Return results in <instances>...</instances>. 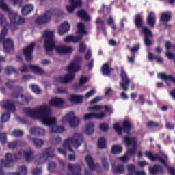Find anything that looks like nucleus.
Returning <instances> with one entry per match:
<instances>
[{
  "label": "nucleus",
  "instance_id": "e433bc0d",
  "mask_svg": "<svg viewBox=\"0 0 175 175\" xmlns=\"http://www.w3.org/2000/svg\"><path fill=\"white\" fill-rule=\"evenodd\" d=\"M135 25L137 27H139V28L142 27V25L143 24V14H138L135 16Z\"/></svg>",
  "mask_w": 175,
  "mask_h": 175
},
{
  "label": "nucleus",
  "instance_id": "f257e3e1",
  "mask_svg": "<svg viewBox=\"0 0 175 175\" xmlns=\"http://www.w3.org/2000/svg\"><path fill=\"white\" fill-rule=\"evenodd\" d=\"M23 111L28 117L39 120L43 125L52 126L49 130L50 133H58V131H57V128H58V126L55 125L57 124V118L50 116L51 109L49 105L43 104L36 107L34 109L25 108Z\"/></svg>",
  "mask_w": 175,
  "mask_h": 175
},
{
  "label": "nucleus",
  "instance_id": "c03bdc74",
  "mask_svg": "<svg viewBox=\"0 0 175 175\" xmlns=\"http://www.w3.org/2000/svg\"><path fill=\"white\" fill-rule=\"evenodd\" d=\"M150 174H155L158 172H162V167L159 165H154L149 169Z\"/></svg>",
  "mask_w": 175,
  "mask_h": 175
},
{
  "label": "nucleus",
  "instance_id": "ea45409f",
  "mask_svg": "<svg viewBox=\"0 0 175 175\" xmlns=\"http://www.w3.org/2000/svg\"><path fill=\"white\" fill-rule=\"evenodd\" d=\"M172 18V14L170 12H163L161 16V21L163 23H167Z\"/></svg>",
  "mask_w": 175,
  "mask_h": 175
},
{
  "label": "nucleus",
  "instance_id": "6e6552de",
  "mask_svg": "<svg viewBox=\"0 0 175 175\" xmlns=\"http://www.w3.org/2000/svg\"><path fill=\"white\" fill-rule=\"evenodd\" d=\"M62 123L64 125L69 124L71 128H76L80 124V119L75 115V112L70 111L62 118Z\"/></svg>",
  "mask_w": 175,
  "mask_h": 175
},
{
  "label": "nucleus",
  "instance_id": "4d7b16f0",
  "mask_svg": "<svg viewBox=\"0 0 175 175\" xmlns=\"http://www.w3.org/2000/svg\"><path fill=\"white\" fill-rule=\"evenodd\" d=\"M165 47L167 51H170V50L173 51V49H174V45H172V44H170V42L166 41L165 44Z\"/></svg>",
  "mask_w": 175,
  "mask_h": 175
},
{
  "label": "nucleus",
  "instance_id": "79ce46f5",
  "mask_svg": "<svg viewBox=\"0 0 175 175\" xmlns=\"http://www.w3.org/2000/svg\"><path fill=\"white\" fill-rule=\"evenodd\" d=\"M50 142L52 144H59L62 142V138L59 136L51 137Z\"/></svg>",
  "mask_w": 175,
  "mask_h": 175
},
{
  "label": "nucleus",
  "instance_id": "2eb2a0df",
  "mask_svg": "<svg viewBox=\"0 0 175 175\" xmlns=\"http://www.w3.org/2000/svg\"><path fill=\"white\" fill-rule=\"evenodd\" d=\"M12 98L16 99L18 103L21 105H28L29 102L32 99V97H25L20 93L15 92L12 94Z\"/></svg>",
  "mask_w": 175,
  "mask_h": 175
},
{
  "label": "nucleus",
  "instance_id": "c756f323",
  "mask_svg": "<svg viewBox=\"0 0 175 175\" xmlns=\"http://www.w3.org/2000/svg\"><path fill=\"white\" fill-rule=\"evenodd\" d=\"M89 110H92L93 111H99L100 110H105V111L111 113V107L109 106L96 105L94 107H89Z\"/></svg>",
  "mask_w": 175,
  "mask_h": 175
},
{
  "label": "nucleus",
  "instance_id": "5701e85b",
  "mask_svg": "<svg viewBox=\"0 0 175 175\" xmlns=\"http://www.w3.org/2000/svg\"><path fill=\"white\" fill-rule=\"evenodd\" d=\"M52 16H53V14L51 13V12L48 11L46 12L45 14H44V16L38 18V19L37 20V22L38 23V24H46V23H49V21L51 20Z\"/></svg>",
  "mask_w": 175,
  "mask_h": 175
},
{
  "label": "nucleus",
  "instance_id": "f3484780",
  "mask_svg": "<svg viewBox=\"0 0 175 175\" xmlns=\"http://www.w3.org/2000/svg\"><path fill=\"white\" fill-rule=\"evenodd\" d=\"M55 50L58 54H70V53H73V47L72 46L59 45L55 47Z\"/></svg>",
  "mask_w": 175,
  "mask_h": 175
},
{
  "label": "nucleus",
  "instance_id": "6ab92c4d",
  "mask_svg": "<svg viewBox=\"0 0 175 175\" xmlns=\"http://www.w3.org/2000/svg\"><path fill=\"white\" fill-rule=\"evenodd\" d=\"M106 117V113L101 112L100 113H85L83 116L84 120H91L92 118H97L98 120H102V118H105Z\"/></svg>",
  "mask_w": 175,
  "mask_h": 175
},
{
  "label": "nucleus",
  "instance_id": "0eeeda50",
  "mask_svg": "<svg viewBox=\"0 0 175 175\" xmlns=\"http://www.w3.org/2000/svg\"><path fill=\"white\" fill-rule=\"evenodd\" d=\"M42 38L44 40V48L46 51H51L55 47L54 42V31L46 30L42 34Z\"/></svg>",
  "mask_w": 175,
  "mask_h": 175
},
{
  "label": "nucleus",
  "instance_id": "39448f33",
  "mask_svg": "<svg viewBox=\"0 0 175 175\" xmlns=\"http://www.w3.org/2000/svg\"><path fill=\"white\" fill-rule=\"evenodd\" d=\"M144 155L146 157V158H148L152 162L160 161L161 163H163L164 166H166V167L168 169L170 174L175 175V170L171 167H169L166 163V161H167V157L166 154H165V153L162 152L159 154H154L152 152H146Z\"/></svg>",
  "mask_w": 175,
  "mask_h": 175
},
{
  "label": "nucleus",
  "instance_id": "bf43d9fd",
  "mask_svg": "<svg viewBox=\"0 0 175 175\" xmlns=\"http://www.w3.org/2000/svg\"><path fill=\"white\" fill-rule=\"evenodd\" d=\"M165 55L169 59H173L175 61V55L173 54V53L170 52V51H167Z\"/></svg>",
  "mask_w": 175,
  "mask_h": 175
},
{
  "label": "nucleus",
  "instance_id": "f704fd0d",
  "mask_svg": "<svg viewBox=\"0 0 175 175\" xmlns=\"http://www.w3.org/2000/svg\"><path fill=\"white\" fill-rule=\"evenodd\" d=\"M20 146H25V143L21 141H15L8 143V148H17Z\"/></svg>",
  "mask_w": 175,
  "mask_h": 175
},
{
  "label": "nucleus",
  "instance_id": "20e7f679",
  "mask_svg": "<svg viewBox=\"0 0 175 175\" xmlns=\"http://www.w3.org/2000/svg\"><path fill=\"white\" fill-rule=\"evenodd\" d=\"M0 9L8 13V17L10 19L11 24H24L25 23V19L12 11L9 5L5 2V0H0Z\"/></svg>",
  "mask_w": 175,
  "mask_h": 175
},
{
  "label": "nucleus",
  "instance_id": "37998d69",
  "mask_svg": "<svg viewBox=\"0 0 175 175\" xmlns=\"http://www.w3.org/2000/svg\"><path fill=\"white\" fill-rule=\"evenodd\" d=\"M29 68L35 73H38V75H43V70L40 67L36 65H30Z\"/></svg>",
  "mask_w": 175,
  "mask_h": 175
},
{
  "label": "nucleus",
  "instance_id": "3c124183",
  "mask_svg": "<svg viewBox=\"0 0 175 175\" xmlns=\"http://www.w3.org/2000/svg\"><path fill=\"white\" fill-rule=\"evenodd\" d=\"M148 128H158L159 126V124L157 122L154 121H149L147 122Z\"/></svg>",
  "mask_w": 175,
  "mask_h": 175
},
{
  "label": "nucleus",
  "instance_id": "69168bd1",
  "mask_svg": "<svg viewBox=\"0 0 175 175\" xmlns=\"http://www.w3.org/2000/svg\"><path fill=\"white\" fill-rule=\"evenodd\" d=\"M95 90H92L90 92H88V93H86V94L85 95V98H86L88 99V98H91V96H92V95H94V94H95Z\"/></svg>",
  "mask_w": 175,
  "mask_h": 175
},
{
  "label": "nucleus",
  "instance_id": "7ed1b4c3",
  "mask_svg": "<svg viewBox=\"0 0 175 175\" xmlns=\"http://www.w3.org/2000/svg\"><path fill=\"white\" fill-rule=\"evenodd\" d=\"M83 141L84 138L83 137V135H81V133H75L72 136L66 139L62 144L64 148H58L57 151L59 152V154H62V155L66 157V150L65 148H68V151L73 152V148H79V147L83 144Z\"/></svg>",
  "mask_w": 175,
  "mask_h": 175
},
{
  "label": "nucleus",
  "instance_id": "72a5a7b5",
  "mask_svg": "<svg viewBox=\"0 0 175 175\" xmlns=\"http://www.w3.org/2000/svg\"><path fill=\"white\" fill-rule=\"evenodd\" d=\"M32 10H33V5L31 4L26 5L22 8V14L27 16V14H29Z\"/></svg>",
  "mask_w": 175,
  "mask_h": 175
},
{
  "label": "nucleus",
  "instance_id": "393cba45",
  "mask_svg": "<svg viewBox=\"0 0 175 175\" xmlns=\"http://www.w3.org/2000/svg\"><path fill=\"white\" fill-rule=\"evenodd\" d=\"M135 165L133 164H129L127 165V170L129 172V174L130 175H146L144 172L143 171H136L135 170Z\"/></svg>",
  "mask_w": 175,
  "mask_h": 175
},
{
  "label": "nucleus",
  "instance_id": "c9c22d12",
  "mask_svg": "<svg viewBox=\"0 0 175 175\" xmlns=\"http://www.w3.org/2000/svg\"><path fill=\"white\" fill-rule=\"evenodd\" d=\"M77 29V33H81V35H87L88 33V32L85 31V25L83 23H78Z\"/></svg>",
  "mask_w": 175,
  "mask_h": 175
},
{
  "label": "nucleus",
  "instance_id": "09e8293b",
  "mask_svg": "<svg viewBox=\"0 0 175 175\" xmlns=\"http://www.w3.org/2000/svg\"><path fill=\"white\" fill-rule=\"evenodd\" d=\"M12 136L14 137H21L24 135V131L21 130H14L12 133Z\"/></svg>",
  "mask_w": 175,
  "mask_h": 175
},
{
  "label": "nucleus",
  "instance_id": "338daca9",
  "mask_svg": "<svg viewBox=\"0 0 175 175\" xmlns=\"http://www.w3.org/2000/svg\"><path fill=\"white\" fill-rule=\"evenodd\" d=\"M33 175H40L42 174V169H34L32 171Z\"/></svg>",
  "mask_w": 175,
  "mask_h": 175
},
{
  "label": "nucleus",
  "instance_id": "49530a36",
  "mask_svg": "<svg viewBox=\"0 0 175 175\" xmlns=\"http://www.w3.org/2000/svg\"><path fill=\"white\" fill-rule=\"evenodd\" d=\"M111 152L113 154H120V152H122V147L118 145L113 146L111 148Z\"/></svg>",
  "mask_w": 175,
  "mask_h": 175
},
{
  "label": "nucleus",
  "instance_id": "0e129e2a",
  "mask_svg": "<svg viewBox=\"0 0 175 175\" xmlns=\"http://www.w3.org/2000/svg\"><path fill=\"white\" fill-rule=\"evenodd\" d=\"M140 49V45L137 44L131 49L132 54H135Z\"/></svg>",
  "mask_w": 175,
  "mask_h": 175
},
{
  "label": "nucleus",
  "instance_id": "e2e57ef3",
  "mask_svg": "<svg viewBox=\"0 0 175 175\" xmlns=\"http://www.w3.org/2000/svg\"><path fill=\"white\" fill-rule=\"evenodd\" d=\"M16 72V70L13 67H7L5 70V73L8 75H10V73H14Z\"/></svg>",
  "mask_w": 175,
  "mask_h": 175
},
{
  "label": "nucleus",
  "instance_id": "a18cd8bd",
  "mask_svg": "<svg viewBox=\"0 0 175 175\" xmlns=\"http://www.w3.org/2000/svg\"><path fill=\"white\" fill-rule=\"evenodd\" d=\"M68 167L71 172H81V167L79 165L68 164Z\"/></svg>",
  "mask_w": 175,
  "mask_h": 175
},
{
  "label": "nucleus",
  "instance_id": "dca6fc26",
  "mask_svg": "<svg viewBox=\"0 0 175 175\" xmlns=\"http://www.w3.org/2000/svg\"><path fill=\"white\" fill-rule=\"evenodd\" d=\"M35 47V43L31 42L27 47L23 49V53L27 61H32V51Z\"/></svg>",
  "mask_w": 175,
  "mask_h": 175
},
{
  "label": "nucleus",
  "instance_id": "680f3d73",
  "mask_svg": "<svg viewBox=\"0 0 175 175\" xmlns=\"http://www.w3.org/2000/svg\"><path fill=\"white\" fill-rule=\"evenodd\" d=\"M86 49H87V46H85V44H84L83 42H81L79 44V51H81V53H84Z\"/></svg>",
  "mask_w": 175,
  "mask_h": 175
},
{
  "label": "nucleus",
  "instance_id": "b1692460",
  "mask_svg": "<svg viewBox=\"0 0 175 175\" xmlns=\"http://www.w3.org/2000/svg\"><path fill=\"white\" fill-rule=\"evenodd\" d=\"M3 45L5 53H9L10 50H13V40L11 38L5 39L3 41Z\"/></svg>",
  "mask_w": 175,
  "mask_h": 175
},
{
  "label": "nucleus",
  "instance_id": "1a4fd4ad",
  "mask_svg": "<svg viewBox=\"0 0 175 175\" xmlns=\"http://www.w3.org/2000/svg\"><path fill=\"white\" fill-rule=\"evenodd\" d=\"M55 154H54V149L53 148H48L45 150L44 153H41L40 154V159L38 161H36V165H42L46 162V159L49 158H54Z\"/></svg>",
  "mask_w": 175,
  "mask_h": 175
},
{
  "label": "nucleus",
  "instance_id": "a211bd4d",
  "mask_svg": "<svg viewBox=\"0 0 175 175\" xmlns=\"http://www.w3.org/2000/svg\"><path fill=\"white\" fill-rule=\"evenodd\" d=\"M75 79V74H67L65 75H63L62 77H59L56 78L57 81H59L60 83H62L63 84H66L68 83H70L72 80Z\"/></svg>",
  "mask_w": 175,
  "mask_h": 175
},
{
  "label": "nucleus",
  "instance_id": "8fccbe9b",
  "mask_svg": "<svg viewBox=\"0 0 175 175\" xmlns=\"http://www.w3.org/2000/svg\"><path fill=\"white\" fill-rule=\"evenodd\" d=\"M20 175H26L28 173V169L27 167L23 165L19 167V172H18Z\"/></svg>",
  "mask_w": 175,
  "mask_h": 175
},
{
  "label": "nucleus",
  "instance_id": "9b49d317",
  "mask_svg": "<svg viewBox=\"0 0 175 175\" xmlns=\"http://www.w3.org/2000/svg\"><path fill=\"white\" fill-rule=\"evenodd\" d=\"M120 77L121 81L119 83V84L121 88L123 90V91H128V87L131 81L129 80V78H128L126 72H125L124 70V68H122L121 69Z\"/></svg>",
  "mask_w": 175,
  "mask_h": 175
},
{
  "label": "nucleus",
  "instance_id": "5fc2aeb1",
  "mask_svg": "<svg viewBox=\"0 0 175 175\" xmlns=\"http://www.w3.org/2000/svg\"><path fill=\"white\" fill-rule=\"evenodd\" d=\"M10 118V115L9 113H3L1 118L2 122H8Z\"/></svg>",
  "mask_w": 175,
  "mask_h": 175
},
{
  "label": "nucleus",
  "instance_id": "de8ad7c7",
  "mask_svg": "<svg viewBox=\"0 0 175 175\" xmlns=\"http://www.w3.org/2000/svg\"><path fill=\"white\" fill-rule=\"evenodd\" d=\"M98 148H106V139L105 137H100L98 139Z\"/></svg>",
  "mask_w": 175,
  "mask_h": 175
},
{
  "label": "nucleus",
  "instance_id": "052dcab7",
  "mask_svg": "<svg viewBox=\"0 0 175 175\" xmlns=\"http://www.w3.org/2000/svg\"><path fill=\"white\" fill-rule=\"evenodd\" d=\"M100 129L103 132H107V131H109V125L106 124H100Z\"/></svg>",
  "mask_w": 175,
  "mask_h": 175
},
{
  "label": "nucleus",
  "instance_id": "4468645a",
  "mask_svg": "<svg viewBox=\"0 0 175 175\" xmlns=\"http://www.w3.org/2000/svg\"><path fill=\"white\" fill-rule=\"evenodd\" d=\"M113 128L115 131L117 132V133L120 135L121 132L124 131H124H126V132H128V131L131 129V122H129V120L124 121L122 127L120 125V124L116 123L113 125Z\"/></svg>",
  "mask_w": 175,
  "mask_h": 175
},
{
  "label": "nucleus",
  "instance_id": "6e6d98bb",
  "mask_svg": "<svg viewBox=\"0 0 175 175\" xmlns=\"http://www.w3.org/2000/svg\"><path fill=\"white\" fill-rule=\"evenodd\" d=\"M0 142L2 144H6V142H8V136L6 135V133L0 134Z\"/></svg>",
  "mask_w": 175,
  "mask_h": 175
},
{
  "label": "nucleus",
  "instance_id": "774afa93",
  "mask_svg": "<svg viewBox=\"0 0 175 175\" xmlns=\"http://www.w3.org/2000/svg\"><path fill=\"white\" fill-rule=\"evenodd\" d=\"M55 169V163H51L49 164L48 170H49V172H53V170H54Z\"/></svg>",
  "mask_w": 175,
  "mask_h": 175
},
{
  "label": "nucleus",
  "instance_id": "c85d7f7f",
  "mask_svg": "<svg viewBox=\"0 0 175 175\" xmlns=\"http://www.w3.org/2000/svg\"><path fill=\"white\" fill-rule=\"evenodd\" d=\"M70 28V26L66 23H63L58 28V33L60 35V36H62L64 33H66L68 31H69V29Z\"/></svg>",
  "mask_w": 175,
  "mask_h": 175
},
{
  "label": "nucleus",
  "instance_id": "7c9ffc66",
  "mask_svg": "<svg viewBox=\"0 0 175 175\" xmlns=\"http://www.w3.org/2000/svg\"><path fill=\"white\" fill-rule=\"evenodd\" d=\"M3 107L10 111H14V110H16L14 103L10 100L4 101L3 103Z\"/></svg>",
  "mask_w": 175,
  "mask_h": 175
},
{
  "label": "nucleus",
  "instance_id": "13d9d810",
  "mask_svg": "<svg viewBox=\"0 0 175 175\" xmlns=\"http://www.w3.org/2000/svg\"><path fill=\"white\" fill-rule=\"evenodd\" d=\"M124 165H120L115 168V173H124Z\"/></svg>",
  "mask_w": 175,
  "mask_h": 175
},
{
  "label": "nucleus",
  "instance_id": "423d86ee",
  "mask_svg": "<svg viewBox=\"0 0 175 175\" xmlns=\"http://www.w3.org/2000/svg\"><path fill=\"white\" fill-rule=\"evenodd\" d=\"M124 142H125L127 146H133V148L129 149L126 154L119 157V159L121 162H128V160L131 159V156L133 155L136 152V144L137 143V140H136V138L135 137L131 138L129 136H126L124 138Z\"/></svg>",
  "mask_w": 175,
  "mask_h": 175
},
{
  "label": "nucleus",
  "instance_id": "864d4df0",
  "mask_svg": "<svg viewBox=\"0 0 175 175\" xmlns=\"http://www.w3.org/2000/svg\"><path fill=\"white\" fill-rule=\"evenodd\" d=\"M30 87L32 90V92H35V94H40V92H42L40 88H38V86L36 85H31Z\"/></svg>",
  "mask_w": 175,
  "mask_h": 175
},
{
  "label": "nucleus",
  "instance_id": "aec40b11",
  "mask_svg": "<svg viewBox=\"0 0 175 175\" xmlns=\"http://www.w3.org/2000/svg\"><path fill=\"white\" fill-rule=\"evenodd\" d=\"M85 161L90 170H99V169H100V165L98 164H94V159L90 155L86 156Z\"/></svg>",
  "mask_w": 175,
  "mask_h": 175
},
{
  "label": "nucleus",
  "instance_id": "bb28decb",
  "mask_svg": "<svg viewBox=\"0 0 175 175\" xmlns=\"http://www.w3.org/2000/svg\"><path fill=\"white\" fill-rule=\"evenodd\" d=\"M83 39V36H68L63 39L64 42L66 43H69V42H72V43H78Z\"/></svg>",
  "mask_w": 175,
  "mask_h": 175
},
{
  "label": "nucleus",
  "instance_id": "f03ea898",
  "mask_svg": "<svg viewBox=\"0 0 175 175\" xmlns=\"http://www.w3.org/2000/svg\"><path fill=\"white\" fill-rule=\"evenodd\" d=\"M25 158V161L27 162H31L35 159V151L32 149H29L27 150H21L18 154L7 153L5 154V160H2L1 165L4 167H12L13 163L17 161V159H21V158Z\"/></svg>",
  "mask_w": 175,
  "mask_h": 175
},
{
  "label": "nucleus",
  "instance_id": "4c0bfd02",
  "mask_svg": "<svg viewBox=\"0 0 175 175\" xmlns=\"http://www.w3.org/2000/svg\"><path fill=\"white\" fill-rule=\"evenodd\" d=\"M111 70H113V69L110 68V66H109L108 64H105L102 66V73L103 75H104V76H107L110 75Z\"/></svg>",
  "mask_w": 175,
  "mask_h": 175
},
{
  "label": "nucleus",
  "instance_id": "9d476101",
  "mask_svg": "<svg viewBox=\"0 0 175 175\" xmlns=\"http://www.w3.org/2000/svg\"><path fill=\"white\" fill-rule=\"evenodd\" d=\"M83 58L81 56H77L75 60L70 63L68 67V73H75V72H78L80 70V64L82 62Z\"/></svg>",
  "mask_w": 175,
  "mask_h": 175
},
{
  "label": "nucleus",
  "instance_id": "a19ab883",
  "mask_svg": "<svg viewBox=\"0 0 175 175\" xmlns=\"http://www.w3.org/2000/svg\"><path fill=\"white\" fill-rule=\"evenodd\" d=\"M85 132L87 135H92V133H94V124H88L85 126Z\"/></svg>",
  "mask_w": 175,
  "mask_h": 175
},
{
  "label": "nucleus",
  "instance_id": "4be33fe9",
  "mask_svg": "<svg viewBox=\"0 0 175 175\" xmlns=\"http://www.w3.org/2000/svg\"><path fill=\"white\" fill-rule=\"evenodd\" d=\"M71 6H67L66 7V10H68V13H73V11L76 8H79V6H81V1L80 0H69Z\"/></svg>",
  "mask_w": 175,
  "mask_h": 175
},
{
  "label": "nucleus",
  "instance_id": "2f4dec72",
  "mask_svg": "<svg viewBox=\"0 0 175 175\" xmlns=\"http://www.w3.org/2000/svg\"><path fill=\"white\" fill-rule=\"evenodd\" d=\"M68 100L74 103H81L83 102V96L70 95Z\"/></svg>",
  "mask_w": 175,
  "mask_h": 175
},
{
  "label": "nucleus",
  "instance_id": "a878e982",
  "mask_svg": "<svg viewBox=\"0 0 175 175\" xmlns=\"http://www.w3.org/2000/svg\"><path fill=\"white\" fill-rule=\"evenodd\" d=\"M28 139L29 142H31V143H33V144H34L35 147L37 148L42 147V146L44 144V141L42 139L35 138L33 137H28Z\"/></svg>",
  "mask_w": 175,
  "mask_h": 175
},
{
  "label": "nucleus",
  "instance_id": "603ef678",
  "mask_svg": "<svg viewBox=\"0 0 175 175\" xmlns=\"http://www.w3.org/2000/svg\"><path fill=\"white\" fill-rule=\"evenodd\" d=\"M102 165L105 170H109V163H107V158L103 157L101 159Z\"/></svg>",
  "mask_w": 175,
  "mask_h": 175
},
{
  "label": "nucleus",
  "instance_id": "f8f14e48",
  "mask_svg": "<svg viewBox=\"0 0 175 175\" xmlns=\"http://www.w3.org/2000/svg\"><path fill=\"white\" fill-rule=\"evenodd\" d=\"M0 24L2 25V30L1 33L0 34V42H3V39H5V36H6V34L8 33V29L6 27L9 24L8 23V21H6V18L3 14L0 13Z\"/></svg>",
  "mask_w": 175,
  "mask_h": 175
},
{
  "label": "nucleus",
  "instance_id": "58836bf2",
  "mask_svg": "<svg viewBox=\"0 0 175 175\" xmlns=\"http://www.w3.org/2000/svg\"><path fill=\"white\" fill-rule=\"evenodd\" d=\"M78 17L82 20H84L85 21H89L90 18V16H88L87 12L84 10H81L78 12Z\"/></svg>",
  "mask_w": 175,
  "mask_h": 175
},
{
  "label": "nucleus",
  "instance_id": "412c9836",
  "mask_svg": "<svg viewBox=\"0 0 175 175\" xmlns=\"http://www.w3.org/2000/svg\"><path fill=\"white\" fill-rule=\"evenodd\" d=\"M29 133L36 136H44L46 135V130L42 127H31L29 129Z\"/></svg>",
  "mask_w": 175,
  "mask_h": 175
},
{
  "label": "nucleus",
  "instance_id": "473e14b6",
  "mask_svg": "<svg viewBox=\"0 0 175 175\" xmlns=\"http://www.w3.org/2000/svg\"><path fill=\"white\" fill-rule=\"evenodd\" d=\"M147 24L150 27H154L155 25V14L153 12H150L147 17Z\"/></svg>",
  "mask_w": 175,
  "mask_h": 175
},
{
  "label": "nucleus",
  "instance_id": "cd10ccee",
  "mask_svg": "<svg viewBox=\"0 0 175 175\" xmlns=\"http://www.w3.org/2000/svg\"><path fill=\"white\" fill-rule=\"evenodd\" d=\"M64 103H65V100L62 98H53L49 101V106H54L55 107H61Z\"/></svg>",
  "mask_w": 175,
  "mask_h": 175
},
{
  "label": "nucleus",
  "instance_id": "ddd939ff",
  "mask_svg": "<svg viewBox=\"0 0 175 175\" xmlns=\"http://www.w3.org/2000/svg\"><path fill=\"white\" fill-rule=\"evenodd\" d=\"M142 32L144 36V43L146 46H151L152 44V32L147 27H142Z\"/></svg>",
  "mask_w": 175,
  "mask_h": 175
}]
</instances>
